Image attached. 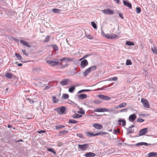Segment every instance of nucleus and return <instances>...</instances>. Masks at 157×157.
Instances as JSON below:
<instances>
[{
    "label": "nucleus",
    "mask_w": 157,
    "mask_h": 157,
    "mask_svg": "<svg viewBox=\"0 0 157 157\" xmlns=\"http://www.w3.org/2000/svg\"><path fill=\"white\" fill-rule=\"evenodd\" d=\"M103 12L105 14L108 15H112L113 14L114 11L109 9H106L102 10Z\"/></svg>",
    "instance_id": "8"
},
{
    "label": "nucleus",
    "mask_w": 157,
    "mask_h": 157,
    "mask_svg": "<svg viewBox=\"0 0 157 157\" xmlns=\"http://www.w3.org/2000/svg\"><path fill=\"white\" fill-rule=\"evenodd\" d=\"M95 154L91 152H89L85 154L84 156L86 157H93L95 156Z\"/></svg>",
    "instance_id": "18"
},
{
    "label": "nucleus",
    "mask_w": 157,
    "mask_h": 157,
    "mask_svg": "<svg viewBox=\"0 0 157 157\" xmlns=\"http://www.w3.org/2000/svg\"><path fill=\"white\" fill-rule=\"evenodd\" d=\"M27 100L29 101V102L31 104H33L34 103V101L33 100H31L30 98H28Z\"/></svg>",
    "instance_id": "55"
},
{
    "label": "nucleus",
    "mask_w": 157,
    "mask_h": 157,
    "mask_svg": "<svg viewBox=\"0 0 157 157\" xmlns=\"http://www.w3.org/2000/svg\"><path fill=\"white\" fill-rule=\"evenodd\" d=\"M50 88V86H46L45 88L44 89V90H46L48 89L49 88Z\"/></svg>",
    "instance_id": "59"
},
{
    "label": "nucleus",
    "mask_w": 157,
    "mask_h": 157,
    "mask_svg": "<svg viewBox=\"0 0 157 157\" xmlns=\"http://www.w3.org/2000/svg\"><path fill=\"white\" fill-rule=\"evenodd\" d=\"M77 122V121L73 119H70L68 123L72 124H75Z\"/></svg>",
    "instance_id": "37"
},
{
    "label": "nucleus",
    "mask_w": 157,
    "mask_h": 157,
    "mask_svg": "<svg viewBox=\"0 0 157 157\" xmlns=\"http://www.w3.org/2000/svg\"><path fill=\"white\" fill-rule=\"evenodd\" d=\"M16 56L18 58V59L21 60L22 59L21 56L20 54L16 53H15Z\"/></svg>",
    "instance_id": "29"
},
{
    "label": "nucleus",
    "mask_w": 157,
    "mask_h": 157,
    "mask_svg": "<svg viewBox=\"0 0 157 157\" xmlns=\"http://www.w3.org/2000/svg\"><path fill=\"white\" fill-rule=\"evenodd\" d=\"M125 44L128 46H132L134 45V43L133 42L130 41H127L126 42Z\"/></svg>",
    "instance_id": "28"
},
{
    "label": "nucleus",
    "mask_w": 157,
    "mask_h": 157,
    "mask_svg": "<svg viewBox=\"0 0 157 157\" xmlns=\"http://www.w3.org/2000/svg\"><path fill=\"white\" fill-rule=\"evenodd\" d=\"M22 51L24 55L27 56H28V54L27 53L25 50L22 49Z\"/></svg>",
    "instance_id": "49"
},
{
    "label": "nucleus",
    "mask_w": 157,
    "mask_h": 157,
    "mask_svg": "<svg viewBox=\"0 0 157 157\" xmlns=\"http://www.w3.org/2000/svg\"><path fill=\"white\" fill-rule=\"evenodd\" d=\"M20 42L21 44H22L23 45L28 47L30 48L31 46L30 44H29L27 42L23 40H20Z\"/></svg>",
    "instance_id": "17"
},
{
    "label": "nucleus",
    "mask_w": 157,
    "mask_h": 157,
    "mask_svg": "<svg viewBox=\"0 0 157 157\" xmlns=\"http://www.w3.org/2000/svg\"><path fill=\"white\" fill-rule=\"evenodd\" d=\"M46 131L45 130H41L39 131H38L37 132L39 134H41L42 133H44L46 132Z\"/></svg>",
    "instance_id": "53"
},
{
    "label": "nucleus",
    "mask_w": 157,
    "mask_h": 157,
    "mask_svg": "<svg viewBox=\"0 0 157 157\" xmlns=\"http://www.w3.org/2000/svg\"><path fill=\"white\" fill-rule=\"evenodd\" d=\"M97 66H91L89 68H90V70L91 71H91H94L96 69Z\"/></svg>",
    "instance_id": "35"
},
{
    "label": "nucleus",
    "mask_w": 157,
    "mask_h": 157,
    "mask_svg": "<svg viewBox=\"0 0 157 157\" xmlns=\"http://www.w3.org/2000/svg\"><path fill=\"white\" fill-rule=\"evenodd\" d=\"M68 66V65L67 64H66V65H62L61 66V67H60V68H62V69H64L65 68V67H67V66Z\"/></svg>",
    "instance_id": "60"
},
{
    "label": "nucleus",
    "mask_w": 157,
    "mask_h": 157,
    "mask_svg": "<svg viewBox=\"0 0 157 157\" xmlns=\"http://www.w3.org/2000/svg\"><path fill=\"white\" fill-rule=\"evenodd\" d=\"M77 136L80 138H83V135L81 133H77Z\"/></svg>",
    "instance_id": "52"
},
{
    "label": "nucleus",
    "mask_w": 157,
    "mask_h": 157,
    "mask_svg": "<svg viewBox=\"0 0 157 157\" xmlns=\"http://www.w3.org/2000/svg\"><path fill=\"white\" fill-rule=\"evenodd\" d=\"M127 104L126 102H123L119 105L118 107L120 108L124 107Z\"/></svg>",
    "instance_id": "34"
},
{
    "label": "nucleus",
    "mask_w": 157,
    "mask_h": 157,
    "mask_svg": "<svg viewBox=\"0 0 157 157\" xmlns=\"http://www.w3.org/2000/svg\"><path fill=\"white\" fill-rule=\"evenodd\" d=\"M119 16L122 19H123L124 18L123 15L121 13H119Z\"/></svg>",
    "instance_id": "62"
},
{
    "label": "nucleus",
    "mask_w": 157,
    "mask_h": 157,
    "mask_svg": "<svg viewBox=\"0 0 157 157\" xmlns=\"http://www.w3.org/2000/svg\"><path fill=\"white\" fill-rule=\"evenodd\" d=\"M109 111H108V112L110 113L111 112L114 111V110L113 109H110L109 110Z\"/></svg>",
    "instance_id": "64"
},
{
    "label": "nucleus",
    "mask_w": 157,
    "mask_h": 157,
    "mask_svg": "<svg viewBox=\"0 0 157 157\" xmlns=\"http://www.w3.org/2000/svg\"><path fill=\"white\" fill-rule=\"evenodd\" d=\"M128 130H129V132H131V133H133L134 132V129H132V128H131L129 129V128L128 129Z\"/></svg>",
    "instance_id": "58"
},
{
    "label": "nucleus",
    "mask_w": 157,
    "mask_h": 157,
    "mask_svg": "<svg viewBox=\"0 0 157 157\" xmlns=\"http://www.w3.org/2000/svg\"><path fill=\"white\" fill-rule=\"evenodd\" d=\"M91 72L90 68H88L86 69L85 72L83 73V75L84 77L86 76L89 73Z\"/></svg>",
    "instance_id": "20"
},
{
    "label": "nucleus",
    "mask_w": 157,
    "mask_h": 157,
    "mask_svg": "<svg viewBox=\"0 0 157 157\" xmlns=\"http://www.w3.org/2000/svg\"><path fill=\"white\" fill-rule=\"evenodd\" d=\"M123 4L124 5L128 7L130 9L132 8V4L130 2H129L128 0H123Z\"/></svg>",
    "instance_id": "10"
},
{
    "label": "nucleus",
    "mask_w": 157,
    "mask_h": 157,
    "mask_svg": "<svg viewBox=\"0 0 157 157\" xmlns=\"http://www.w3.org/2000/svg\"><path fill=\"white\" fill-rule=\"evenodd\" d=\"M88 64V63L87 60L86 59H84L81 62L80 67L81 69H82L86 66Z\"/></svg>",
    "instance_id": "5"
},
{
    "label": "nucleus",
    "mask_w": 157,
    "mask_h": 157,
    "mask_svg": "<svg viewBox=\"0 0 157 157\" xmlns=\"http://www.w3.org/2000/svg\"><path fill=\"white\" fill-rule=\"evenodd\" d=\"M148 157H154L157 155V152H152L149 153L148 154Z\"/></svg>",
    "instance_id": "22"
},
{
    "label": "nucleus",
    "mask_w": 157,
    "mask_h": 157,
    "mask_svg": "<svg viewBox=\"0 0 157 157\" xmlns=\"http://www.w3.org/2000/svg\"><path fill=\"white\" fill-rule=\"evenodd\" d=\"M64 59H65L64 61H65L66 62H67L66 60H68L69 61H73L74 59L73 58H69L67 57H64Z\"/></svg>",
    "instance_id": "30"
},
{
    "label": "nucleus",
    "mask_w": 157,
    "mask_h": 157,
    "mask_svg": "<svg viewBox=\"0 0 157 157\" xmlns=\"http://www.w3.org/2000/svg\"><path fill=\"white\" fill-rule=\"evenodd\" d=\"M52 101L53 102L56 103L59 101V99L56 97L54 96L53 97Z\"/></svg>",
    "instance_id": "36"
},
{
    "label": "nucleus",
    "mask_w": 157,
    "mask_h": 157,
    "mask_svg": "<svg viewBox=\"0 0 157 157\" xmlns=\"http://www.w3.org/2000/svg\"><path fill=\"white\" fill-rule=\"evenodd\" d=\"M78 98L80 99H83L86 98L87 95L85 94H81L78 95Z\"/></svg>",
    "instance_id": "19"
},
{
    "label": "nucleus",
    "mask_w": 157,
    "mask_h": 157,
    "mask_svg": "<svg viewBox=\"0 0 157 157\" xmlns=\"http://www.w3.org/2000/svg\"><path fill=\"white\" fill-rule=\"evenodd\" d=\"M119 132L118 130H116L114 129L113 130V134H117V133H118Z\"/></svg>",
    "instance_id": "54"
},
{
    "label": "nucleus",
    "mask_w": 157,
    "mask_h": 157,
    "mask_svg": "<svg viewBox=\"0 0 157 157\" xmlns=\"http://www.w3.org/2000/svg\"><path fill=\"white\" fill-rule=\"evenodd\" d=\"M151 50L154 54L157 55V48L156 47L154 46L152 48Z\"/></svg>",
    "instance_id": "26"
},
{
    "label": "nucleus",
    "mask_w": 157,
    "mask_h": 157,
    "mask_svg": "<svg viewBox=\"0 0 157 157\" xmlns=\"http://www.w3.org/2000/svg\"><path fill=\"white\" fill-rule=\"evenodd\" d=\"M109 109L106 108H97L95 109V110L94 111V112H108L109 111Z\"/></svg>",
    "instance_id": "9"
},
{
    "label": "nucleus",
    "mask_w": 157,
    "mask_h": 157,
    "mask_svg": "<svg viewBox=\"0 0 157 157\" xmlns=\"http://www.w3.org/2000/svg\"><path fill=\"white\" fill-rule=\"evenodd\" d=\"M117 122L119 123L118 124L119 125H122L123 126H124L126 125V121L124 119L123 120L120 119L118 120Z\"/></svg>",
    "instance_id": "15"
},
{
    "label": "nucleus",
    "mask_w": 157,
    "mask_h": 157,
    "mask_svg": "<svg viewBox=\"0 0 157 157\" xmlns=\"http://www.w3.org/2000/svg\"><path fill=\"white\" fill-rule=\"evenodd\" d=\"M93 133H90L89 132H86V135L87 136L91 137L93 136Z\"/></svg>",
    "instance_id": "38"
},
{
    "label": "nucleus",
    "mask_w": 157,
    "mask_h": 157,
    "mask_svg": "<svg viewBox=\"0 0 157 157\" xmlns=\"http://www.w3.org/2000/svg\"><path fill=\"white\" fill-rule=\"evenodd\" d=\"M98 97L100 98L105 100H110V98L108 96H105L102 94L98 95Z\"/></svg>",
    "instance_id": "12"
},
{
    "label": "nucleus",
    "mask_w": 157,
    "mask_h": 157,
    "mask_svg": "<svg viewBox=\"0 0 157 157\" xmlns=\"http://www.w3.org/2000/svg\"><path fill=\"white\" fill-rule=\"evenodd\" d=\"M65 127V126L64 125H56V130H59L61 129L62 128H63Z\"/></svg>",
    "instance_id": "27"
},
{
    "label": "nucleus",
    "mask_w": 157,
    "mask_h": 157,
    "mask_svg": "<svg viewBox=\"0 0 157 157\" xmlns=\"http://www.w3.org/2000/svg\"><path fill=\"white\" fill-rule=\"evenodd\" d=\"M69 132L67 131L64 130L63 131H60L59 132V136H62L65 134H67Z\"/></svg>",
    "instance_id": "21"
},
{
    "label": "nucleus",
    "mask_w": 157,
    "mask_h": 157,
    "mask_svg": "<svg viewBox=\"0 0 157 157\" xmlns=\"http://www.w3.org/2000/svg\"><path fill=\"white\" fill-rule=\"evenodd\" d=\"M47 150L51 152L54 154H56V151L52 148H49Z\"/></svg>",
    "instance_id": "42"
},
{
    "label": "nucleus",
    "mask_w": 157,
    "mask_h": 157,
    "mask_svg": "<svg viewBox=\"0 0 157 157\" xmlns=\"http://www.w3.org/2000/svg\"><path fill=\"white\" fill-rule=\"evenodd\" d=\"M65 110V107L64 106H62L60 108L58 107L54 109V110L57 112L59 114H64Z\"/></svg>",
    "instance_id": "1"
},
{
    "label": "nucleus",
    "mask_w": 157,
    "mask_h": 157,
    "mask_svg": "<svg viewBox=\"0 0 157 157\" xmlns=\"http://www.w3.org/2000/svg\"><path fill=\"white\" fill-rule=\"evenodd\" d=\"M114 1L116 2L117 4H119V0H113Z\"/></svg>",
    "instance_id": "63"
},
{
    "label": "nucleus",
    "mask_w": 157,
    "mask_h": 157,
    "mask_svg": "<svg viewBox=\"0 0 157 157\" xmlns=\"http://www.w3.org/2000/svg\"><path fill=\"white\" fill-rule=\"evenodd\" d=\"M50 40V36L49 35H47L45 38V39L44 41V42L45 43L48 42Z\"/></svg>",
    "instance_id": "32"
},
{
    "label": "nucleus",
    "mask_w": 157,
    "mask_h": 157,
    "mask_svg": "<svg viewBox=\"0 0 157 157\" xmlns=\"http://www.w3.org/2000/svg\"><path fill=\"white\" fill-rule=\"evenodd\" d=\"M75 86H71L68 89V91L69 92L72 93L75 90Z\"/></svg>",
    "instance_id": "23"
},
{
    "label": "nucleus",
    "mask_w": 157,
    "mask_h": 157,
    "mask_svg": "<svg viewBox=\"0 0 157 157\" xmlns=\"http://www.w3.org/2000/svg\"><path fill=\"white\" fill-rule=\"evenodd\" d=\"M132 64L131 60L130 59H128L126 60V64L127 65H131Z\"/></svg>",
    "instance_id": "40"
},
{
    "label": "nucleus",
    "mask_w": 157,
    "mask_h": 157,
    "mask_svg": "<svg viewBox=\"0 0 157 157\" xmlns=\"http://www.w3.org/2000/svg\"><path fill=\"white\" fill-rule=\"evenodd\" d=\"M136 116L135 114L131 115L129 117L128 119L130 122H133L135 120Z\"/></svg>",
    "instance_id": "13"
},
{
    "label": "nucleus",
    "mask_w": 157,
    "mask_h": 157,
    "mask_svg": "<svg viewBox=\"0 0 157 157\" xmlns=\"http://www.w3.org/2000/svg\"><path fill=\"white\" fill-rule=\"evenodd\" d=\"M91 90H85V89H83L79 91L78 92V93L79 94L82 92H89Z\"/></svg>",
    "instance_id": "31"
},
{
    "label": "nucleus",
    "mask_w": 157,
    "mask_h": 157,
    "mask_svg": "<svg viewBox=\"0 0 157 157\" xmlns=\"http://www.w3.org/2000/svg\"><path fill=\"white\" fill-rule=\"evenodd\" d=\"M92 55V54H89L85 55V56H84V57H83V59H85L86 58L88 57H89V56H90Z\"/></svg>",
    "instance_id": "57"
},
{
    "label": "nucleus",
    "mask_w": 157,
    "mask_h": 157,
    "mask_svg": "<svg viewBox=\"0 0 157 157\" xmlns=\"http://www.w3.org/2000/svg\"><path fill=\"white\" fill-rule=\"evenodd\" d=\"M86 37L87 38H88V39H90V40H92V39H93V37L91 36L90 35H88L86 36Z\"/></svg>",
    "instance_id": "56"
},
{
    "label": "nucleus",
    "mask_w": 157,
    "mask_h": 157,
    "mask_svg": "<svg viewBox=\"0 0 157 157\" xmlns=\"http://www.w3.org/2000/svg\"><path fill=\"white\" fill-rule=\"evenodd\" d=\"M51 46L53 48V49L57 51L58 50V47L55 44H52Z\"/></svg>",
    "instance_id": "41"
},
{
    "label": "nucleus",
    "mask_w": 157,
    "mask_h": 157,
    "mask_svg": "<svg viewBox=\"0 0 157 157\" xmlns=\"http://www.w3.org/2000/svg\"><path fill=\"white\" fill-rule=\"evenodd\" d=\"M93 126L96 129L100 130L102 128L103 126L102 125L98 123H95L93 124Z\"/></svg>",
    "instance_id": "11"
},
{
    "label": "nucleus",
    "mask_w": 157,
    "mask_h": 157,
    "mask_svg": "<svg viewBox=\"0 0 157 157\" xmlns=\"http://www.w3.org/2000/svg\"><path fill=\"white\" fill-rule=\"evenodd\" d=\"M91 25L94 29H96L97 28V25L94 22L92 21L91 22Z\"/></svg>",
    "instance_id": "44"
},
{
    "label": "nucleus",
    "mask_w": 157,
    "mask_h": 157,
    "mask_svg": "<svg viewBox=\"0 0 157 157\" xmlns=\"http://www.w3.org/2000/svg\"><path fill=\"white\" fill-rule=\"evenodd\" d=\"M141 102L143 104V105L144 107L146 108H148L150 107V105L148 104V101L144 98L141 99Z\"/></svg>",
    "instance_id": "4"
},
{
    "label": "nucleus",
    "mask_w": 157,
    "mask_h": 157,
    "mask_svg": "<svg viewBox=\"0 0 157 157\" xmlns=\"http://www.w3.org/2000/svg\"><path fill=\"white\" fill-rule=\"evenodd\" d=\"M62 10L56 8L53 9H52V11L54 13H60L61 11Z\"/></svg>",
    "instance_id": "25"
},
{
    "label": "nucleus",
    "mask_w": 157,
    "mask_h": 157,
    "mask_svg": "<svg viewBox=\"0 0 157 157\" xmlns=\"http://www.w3.org/2000/svg\"><path fill=\"white\" fill-rule=\"evenodd\" d=\"M6 76L7 78L9 79L11 78L12 77V75L10 73H6Z\"/></svg>",
    "instance_id": "39"
},
{
    "label": "nucleus",
    "mask_w": 157,
    "mask_h": 157,
    "mask_svg": "<svg viewBox=\"0 0 157 157\" xmlns=\"http://www.w3.org/2000/svg\"><path fill=\"white\" fill-rule=\"evenodd\" d=\"M151 145V144H148L147 143L144 142H141L138 143L136 144V146H142V145H143L146 146H150Z\"/></svg>",
    "instance_id": "16"
},
{
    "label": "nucleus",
    "mask_w": 157,
    "mask_h": 157,
    "mask_svg": "<svg viewBox=\"0 0 157 157\" xmlns=\"http://www.w3.org/2000/svg\"><path fill=\"white\" fill-rule=\"evenodd\" d=\"M136 11L137 13H140L141 11V8L140 7H136Z\"/></svg>",
    "instance_id": "47"
},
{
    "label": "nucleus",
    "mask_w": 157,
    "mask_h": 157,
    "mask_svg": "<svg viewBox=\"0 0 157 157\" xmlns=\"http://www.w3.org/2000/svg\"><path fill=\"white\" fill-rule=\"evenodd\" d=\"M13 40H14V41L15 42H16L17 43H19V40L18 39L16 38H14L13 39Z\"/></svg>",
    "instance_id": "61"
},
{
    "label": "nucleus",
    "mask_w": 157,
    "mask_h": 157,
    "mask_svg": "<svg viewBox=\"0 0 157 157\" xmlns=\"http://www.w3.org/2000/svg\"><path fill=\"white\" fill-rule=\"evenodd\" d=\"M144 121V120L142 118H139L137 120L138 122H142Z\"/></svg>",
    "instance_id": "51"
},
{
    "label": "nucleus",
    "mask_w": 157,
    "mask_h": 157,
    "mask_svg": "<svg viewBox=\"0 0 157 157\" xmlns=\"http://www.w3.org/2000/svg\"><path fill=\"white\" fill-rule=\"evenodd\" d=\"M97 133L98 136L101 135H105L107 134H108V132H106L103 131H101L100 132H98Z\"/></svg>",
    "instance_id": "33"
},
{
    "label": "nucleus",
    "mask_w": 157,
    "mask_h": 157,
    "mask_svg": "<svg viewBox=\"0 0 157 157\" xmlns=\"http://www.w3.org/2000/svg\"><path fill=\"white\" fill-rule=\"evenodd\" d=\"M46 62L48 64L51 65L52 66L57 65L59 63V62L53 61L52 60H47Z\"/></svg>",
    "instance_id": "7"
},
{
    "label": "nucleus",
    "mask_w": 157,
    "mask_h": 157,
    "mask_svg": "<svg viewBox=\"0 0 157 157\" xmlns=\"http://www.w3.org/2000/svg\"><path fill=\"white\" fill-rule=\"evenodd\" d=\"M68 79L66 78L63 80L61 81L60 82V83L61 85L64 86L67 85L68 84Z\"/></svg>",
    "instance_id": "14"
},
{
    "label": "nucleus",
    "mask_w": 157,
    "mask_h": 157,
    "mask_svg": "<svg viewBox=\"0 0 157 157\" xmlns=\"http://www.w3.org/2000/svg\"><path fill=\"white\" fill-rule=\"evenodd\" d=\"M147 128L142 129L139 131V136H141L144 135L147 132Z\"/></svg>",
    "instance_id": "6"
},
{
    "label": "nucleus",
    "mask_w": 157,
    "mask_h": 157,
    "mask_svg": "<svg viewBox=\"0 0 157 157\" xmlns=\"http://www.w3.org/2000/svg\"><path fill=\"white\" fill-rule=\"evenodd\" d=\"M80 110L78 112V113L81 114H85V111L82 108H81L80 109Z\"/></svg>",
    "instance_id": "46"
},
{
    "label": "nucleus",
    "mask_w": 157,
    "mask_h": 157,
    "mask_svg": "<svg viewBox=\"0 0 157 157\" xmlns=\"http://www.w3.org/2000/svg\"><path fill=\"white\" fill-rule=\"evenodd\" d=\"M117 79V77H114L112 78H110L108 79V81H116Z\"/></svg>",
    "instance_id": "43"
},
{
    "label": "nucleus",
    "mask_w": 157,
    "mask_h": 157,
    "mask_svg": "<svg viewBox=\"0 0 157 157\" xmlns=\"http://www.w3.org/2000/svg\"><path fill=\"white\" fill-rule=\"evenodd\" d=\"M69 97V96L67 94H63L62 98L64 99L68 98Z\"/></svg>",
    "instance_id": "45"
},
{
    "label": "nucleus",
    "mask_w": 157,
    "mask_h": 157,
    "mask_svg": "<svg viewBox=\"0 0 157 157\" xmlns=\"http://www.w3.org/2000/svg\"><path fill=\"white\" fill-rule=\"evenodd\" d=\"M89 147L88 144H78V148L82 151H85Z\"/></svg>",
    "instance_id": "2"
},
{
    "label": "nucleus",
    "mask_w": 157,
    "mask_h": 157,
    "mask_svg": "<svg viewBox=\"0 0 157 157\" xmlns=\"http://www.w3.org/2000/svg\"><path fill=\"white\" fill-rule=\"evenodd\" d=\"M105 36L109 39H113L118 37L117 35L114 34H106L105 35Z\"/></svg>",
    "instance_id": "3"
},
{
    "label": "nucleus",
    "mask_w": 157,
    "mask_h": 157,
    "mask_svg": "<svg viewBox=\"0 0 157 157\" xmlns=\"http://www.w3.org/2000/svg\"><path fill=\"white\" fill-rule=\"evenodd\" d=\"M128 109L126 108L125 109H121L120 112H127L128 111Z\"/></svg>",
    "instance_id": "48"
},
{
    "label": "nucleus",
    "mask_w": 157,
    "mask_h": 157,
    "mask_svg": "<svg viewBox=\"0 0 157 157\" xmlns=\"http://www.w3.org/2000/svg\"><path fill=\"white\" fill-rule=\"evenodd\" d=\"M35 85H37L38 86H43L42 83L40 82H38L36 84H35Z\"/></svg>",
    "instance_id": "50"
},
{
    "label": "nucleus",
    "mask_w": 157,
    "mask_h": 157,
    "mask_svg": "<svg viewBox=\"0 0 157 157\" xmlns=\"http://www.w3.org/2000/svg\"><path fill=\"white\" fill-rule=\"evenodd\" d=\"M82 116L81 115H79L77 113H75L74 114L72 117L74 118H78L81 117Z\"/></svg>",
    "instance_id": "24"
}]
</instances>
